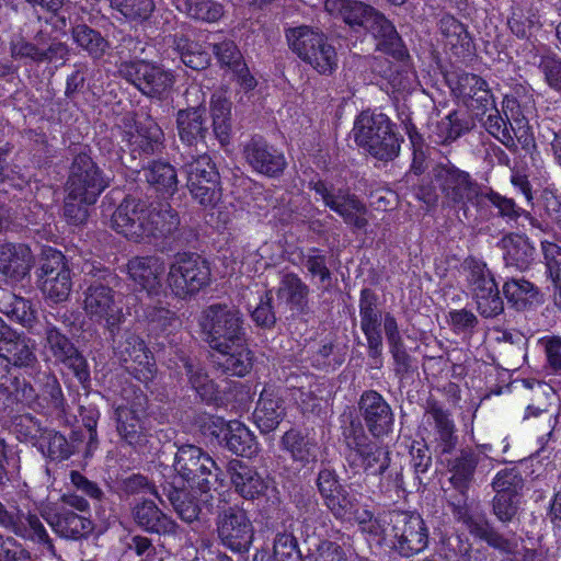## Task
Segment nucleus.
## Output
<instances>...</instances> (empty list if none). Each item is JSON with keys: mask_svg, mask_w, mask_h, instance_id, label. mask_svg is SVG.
<instances>
[{"mask_svg": "<svg viewBox=\"0 0 561 561\" xmlns=\"http://www.w3.org/2000/svg\"><path fill=\"white\" fill-rule=\"evenodd\" d=\"M126 272L131 282L147 291L150 296L163 293V276L165 273L164 261L156 255L131 257Z\"/></svg>", "mask_w": 561, "mask_h": 561, "instance_id": "20", "label": "nucleus"}, {"mask_svg": "<svg viewBox=\"0 0 561 561\" xmlns=\"http://www.w3.org/2000/svg\"><path fill=\"white\" fill-rule=\"evenodd\" d=\"M318 489L324 500L327 507L332 513H342L341 505L335 501L334 496L342 491L344 486L339 483L335 474L330 470H322L318 477Z\"/></svg>", "mask_w": 561, "mask_h": 561, "instance_id": "56", "label": "nucleus"}, {"mask_svg": "<svg viewBox=\"0 0 561 561\" xmlns=\"http://www.w3.org/2000/svg\"><path fill=\"white\" fill-rule=\"evenodd\" d=\"M0 526L11 529L21 537L44 540L46 530L36 515L15 518L0 503Z\"/></svg>", "mask_w": 561, "mask_h": 561, "instance_id": "40", "label": "nucleus"}, {"mask_svg": "<svg viewBox=\"0 0 561 561\" xmlns=\"http://www.w3.org/2000/svg\"><path fill=\"white\" fill-rule=\"evenodd\" d=\"M111 4L126 19L133 21L148 19L154 9L152 0H111Z\"/></svg>", "mask_w": 561, "mask_h": 561, "instance_id": "60", "label": "nucleus"}, {"mask_svg": "<svg viewBox=\"0 0 561 561\" xmlns=\"http://www.w3.org/2000/svg\"><path fill=\"white\" fill-rule=\"evenodd\" d=\"M204 110L192 107L178 113V130L181 140L187 145L204 138L207 131Z\"/></svg>", "mask_w": 561, "mask_h": 561, "instance_id": "41", "label": "nucleus"}, {"mask_svg": "<svg viewBox=\"0 0 561 561\" xmlns=\"http://www.w3.org/2000/svg\"><path fill=\"white\" fill-rule=\"evenodd\" d=\"M183 366L188 375L193 389L202 398V400L210 401L216 398L217 388L208 376L198 367H195L186 359H182Z\"/></svg>", "mask_w": 561, "mask_h": 561, "instance_id": "54", "label": "nucleus"}, {"mask_svg": "<svg viewBox=\"0 0 561 561\" xmlns=\"http://www.w3.org/2000/svg\"><path fill=\"white\" fill-rule=\"evenodd\" d=\"M481 197V206L488 201L497 209V216L505 219L506 222H517L524 214V208L519 207L513 198L501 195L490 187H484Z\"/></svg>", "mask_w": 561, "mask_h": 561, "instance_id": "48", "label": "nucleus"}, {"mask_svg": "<svg viewBox=\"0 0 561 561\" xmlns=\"http://www.w3.org/2000/svg\"><path fill=\"white\" fill-rule=\"evenodd\" d=\"M431 175L440 191L444 202L450 208L462 211L466 218L470 206L481 207L484 186L478 183L468 171L454 164L447 157L433 164Z\"/></svg>", "mask_w": 561, "mask_h": 561, "instance_id": "3", "label": "nucleus"}, {"mask_svg": "<svg viewBox=\"0 0 561 561\" xmlns=\"http://www.w3.org/2000/svg\"><path fill=\"white\" fill-rule=\"evenodd\" d=\"M121 71L144 94L149 96L163 95L171 90L174 83L173 75L170 71L145 60L125 64Z\"/></svg>", "mask_w": 561, "mask_h": 561, "instance_id": "15", "label": "nucleus"}, {"mask_svg": "<svg viewBox=\"0 0 561 561\" xmlns=\"http://www.w3.org/2000/svg\"><path fill=\"white\" fill-rule=\"evenodd\" d=\"M362 328L367 337L369 355L375 359V366H381V355H382V337L380 333L376 330L375 322L370 318L368 313V308L364 306L362 302Z\"/></svg>", "mask_w": 561, "mask_h": 561, "instance_id": "61", "label": "nucleus"}, {"mask_svg": "<svg viewBox=\"0 0 561 561\" xmlns=\"http://www.w3.org/2000/svg\"><path fill=\"white\" fill-rule=\"evenodd\" d=\"M253 561H301L297 541L290 534H278L274 540L273 552L261 550Z\"/></svg>", "mask_w": 561, "mask_h": 561, "instance_id": "43", "label": "nucleus"}, {"mask_svg": "<svg viewBox=\"0 0 561 561\" xmlns=\"http://www.w3.org/2000/svg\"><path fill=\"white\" fill-rule=\"evenodd\" d=\"M210 114L214 133L221 145L229 142L231 133V102L227 91H216L210 100Z\"/></svg>", "mask_w": 561, "mask_h": 561, "instance_id": "37", "label": "nucleus"}, {"mask_svg": "<svg viewBox=\"0 0 561 561\" xmlns=\"http://www.w3.org/2000/svg\"><path fill=\"white\" fill-rule=\"evenodd\" d=\"M285 415L282 400L273 389L265 388L254 411V422L262 433L274 431Z\"/></svg>", "mask_w": 561, "mask_h": 561, "instance_id": "31", "label": "nucleus"}, {"mask_svg": "<svg viewBox=\"0 0 561 561\" xmlns=\"http://www.w3.org/2000/svg\"><path fill=\"white\" fill-rule=\"evenodd\" d=\"M360 409L371 434L376 437L382 436L386 425L383 398L375 391H368L362 396Z\"/></svg>", "mask_w": 561, "mask_h": 561, "instance_id": "42", "label": "nucleus"}, {"mask_svg": "<svg viewBox=\"0 0 561 561\" xmlns=\"http://www.w3.org/2000/svg\"><path fill=\"white\" fill-rule=\"evenodd\" d=\"M168 286L180 298L190 297L210 282V268L197 256L181 255L170 265Z\"/></svg>", "mask_w": 561, "mask_h": 561, "instance_id": "10", "label": "nucleus"}, {"mask_svg": "<svg viewBox=\"0 0 561 561\" xmlns=\"http://www.w3.org/2000/svg\"><path fill=\"white\" fill-rule=\"evenodd\" d=\"M112 274L108 270H98L94 280L83 293V311L88 319L104 325L111 333L123 322L124 313L114 290L107 280Z\"/></svg>", "mask_w": 561, "mask_h": 561, "instance_id": "5", "label": "nucleus"}, {"mask_svg": "<svg viewBox=\"0 0 561 561\" xmlns=\"http://www.w3.org/2000/svg\"><path fill=\"white\" fill-rule=\"evenodd\" d=\"M178 225L179 217L170 205H162L159 210L151 209L134 197L125 198L111 218V227L135 242L170 233Z\"/></svg>", "mask_w": 561, "mask_h": 561, "instance_id": "1", "label": "nucleus"}, {"mask_svg": "<svg viewBox=\"0 0 561 561\" xmlns=\"http://www.w3.org/2000/svg\"><path fill=\"white\" fill-rule=\"evenodd\" d=\"M385 125L386 116L382 112H363L355 121L353 128L356 144L380 162L386 157Z\"/></svg>", "mask_w": 561, "mask_h": 561, "instance_id": "18", "label": "nucleus"}, {"mask_svg": "<svg viewBox=\"0 0 561 561\" xmlns=\"http://www.w3.org/2000/svg\"><path fill=\"white\" fill-rule=\"evenodd\" d=\"M56 362L66 363L77 351L69 339L61 334L56 328L49 327L46 330V346Z\"/></svg>", "mask_w": 561, "mask_h": 561, "instance_id": "57", "label": "nucleus"}, {"mask_svg": "<svg viewBox=\"0 0 561 561\" xmlns=\"http://www.w3.org/2000/svg\"><path fill=\"white\" fill-rule=\"evenodd\" d=\"M199 325L213 350H225L244 335L240 312L227 305H211L199 318Z\"/></svg>", "mask_w": 561, "mask_h": 561, "instance_id": "7", "label": "nucleus"}, {"mask_svg": "<svg viewBox=\"0 0 561 561\" xmlns=\"http://www.w3.org/2000/svg\"><path fill=\"white\" fill-rule=\"evenodd\" d=\"M490 110L492 113L489 114L484 123L485 129L490 135L501 141L508 150L516 151L517 145L514 141V137L510 127L512 123L504 119L494 105L493 108Z\"/></svg>", "mask_w": 561, "mask_h": 561, "instance_id": "53", "label": "nucleus"}, {"mask_svg": "<svg viewBox=\"0 0 561 561\" xmlns=\"http://www.w3.org/2000/svg\"><path fill=\"white\" fill-rule=\"evenodd\" d=\"M124 133V137L129 145L140 148L144 151L153 150L154 145H157L161 138V130L152 123H149L146 130L130 126L129 129Z\"/></svg>", "mask_w": 561, "mask_h": 561, "instance_id": "59", "label": "nucleus"}, {"mask_svg": "<svg viewBox=\"0 0 561 561\" xmlns=\"http://www.w3.org/2000/svg\"><path fill=\"white\" fill-rule=\"evenodd\" d=\"M38 277L42 293L53 302L65 301L69 297L72 288L71 275L60 251H44Z\"/></svg>", "mask_w": 561, "mask_h": 561, "instance_id": "13", "label": "nucleus"}, {"mask_svg": "<svg viewBox=\"0 0 561 561\" xmlns=\"http://www.w3.org/2000/svg\"><path fill=\"white\" fill-rule=\"evenodd\" d=\"M468 282L479 313L494 318L504 311V302L497 284L486 264L474 259L467 262Z\"/></svg>", "mask_w": 561, "mask_h": 561, "instance_id": "11", "label": "nucleus"}, {"mask_svg": "<svg viewBox=\"0 0 561 561\" xmlns=\"http://www.w3.org/2000/svg\"><path fill=\"white\" fill-rule=\"evenodd\" d=\"M43 454L51 459H65L71 454L70 445L64 435L57 432H47L39 442Z\"/></svg>", "mask_w": 561, "mask_h": 561, "instance_id": "63", "label": "nucleus"}, {"mask_svg": "<svg viewBox=\"0 0 561 561\" xmlns=\"http://www.w3.org/2000/svg\"><path fill=\"white\" fill-rule=\"evenodd\" d=\"M146 403V397L137 392H134L131 400L126 396L121 403H117V431L129 445L138 446L146 440L141 421Z\"/></svg>", "mask_w": 561, "mask_h": 561, "instance_id": "19", "label": "nucleus"}, {"mask_svg": "<svg viewBox=\"0 0 561 561\" xmlns=\"http://www.w3.org/2000/svg\"><path fill=\"white\" fill-rule=\"evenodd\" d=\"M286 38L290 49L319 73L330 75L335 70L337 66L335 48L328 43L322 33L308 26H298L288 30Z\"/></svg>", "mask_w": 561, "mask_h": 561, "instance_id": "6", "label": "nucleus"}, {"mask_svg": "<svg viewBox=\"0 0 561 561\" xmlns=\"http://www.w3.org/2000/svg\"><path fill=\"white\" fill-rule=\"evenodd\" d=\"M135 519L144 529L157 534H172L175 524L152 501H145L135 508Z\"/></svg>", "mask_w": 561, "mask_h": 561, "instance_id": "39", "label": "nucleus"}, {"mask_svg": "<svg viewBox=\"0 0 561 561\" xmlns=\"http://www.w3.org/2000/svg\"><path fill=\"white\" fill-rule=\"evenodd\" d=\"M34 348L35 343L30 337L15 331L0 341V356L19 367L31 366L36 360Z\"/></svg>", "mask_w": 561, "mask_h": 561, "instance_id": "32", "label": "nucleus"}, {"mask_svg": "<svg viewBox=\"0 0 561 561\" xmlns=\"http://www.w3.org/2000/svg\"><path fill=\"white\" fill-rule=\"evenodd\" d=\"M438 30L451 48L469 51L472 43L471 37L467 27L455 16L450 14L442 15L438 21Z\"/></svg>", "mask_w": 561, "mask_h": 561, "instance_id": "45", "label": "nucleus"}, {"mask_svg": "<svg viewBox=\"0 0 561 561\" xmlns=\"http://www.w3.org/2000/svg\"><path fill=\"white\" fill-rule=\"evenodd\" d=\"M425 419L433 428L435 449L442 455L451 454L458 445V435L450 413L432 403L426 409Z\"/></svg>", "mask_w": 561, "mask_h": 561, "instance_id": "23", "label": "nucleus"}, {"mask_svg": "<svg viewBox=\"0 0 561 561\" xmlns=\"http://www.w3.org/2000/svg\"><path fill=\"white\" fill-rule=\"evenodd\" d=\"M503 251V260L506 266L516 267L519 271L527 270L536 259V248L529 238L522 233H507L499 242Z\"/></svg>", "mask_w": 561, "mask_h": 561, "instance_id": "28", "label": "nucleus"}, {"mask_svg": "<svg viewBox=\"0 0 561 561\" xmlns=\"http://www.w3.org/2000/svg\"><path fill=\"white\" fill-rule=\"evenodd\" d=\"M172 2L180 12L208 23L217 22L224 15L222 5L211 0H172Z\"/></svg>", "mask_w": 561, "mask_h": 561, "instance_id": "44", "label": "nucleus"}, {"mask_svg": "<svg viewBox=\"0 0 561 561\" xmlns=\"http://www.w3.org/2000/svg\"><path fill=\"white\" fill-rule=\"evenodd\" d=\"M325 10L332 15H341L352 27L363 26L375 36H383V16L374 8L355 0H325Z\"/></svg>", "mask_w": 561, "mask_h": 561, "instance_id": "16", "label": "nucleus"}, {"mask_svg": "<svg viewBox=\"0 0 561 561\" xmlns=\"http://www.w3.org/2000/svg\"><path fill=\"white\" fill-rule=\"evenodd\" d=\"M187 187L195 201L205 207L215 206L221 197L219 174L207 154L191 161L185 167Z\"/></svg>", "mask_w": 561, "mask_h": 561, "instance_id": "12", "label": "nucleus"}, {"mask_svg": "<svg viewBox=\"0 0 561 561\" xmlns=\"http://www.w3.org/2000/svg\"><path fill=\"white\" fill-rule=\"evenodd\" d=\"M31 249L25 244H3L0 247V278L15 282L28 273L32 266Z\"/></svg>", "mask_w": 561, "mask_h": 561, "instance_id": "26", "label": "nucleus"}, {"mask_svg": "<svg viewBox=\"0 0 561 561\" xmlns=\"http://www.w3.org/2000/svg\"><path fill=\"white\" fill-rule=\"evenodd\" d=\"M227 471L236 492L245 500L264 496L270 488L271 481L267 477L241 460L231 459Z\"/></svg>", "mask_w": 561, "mask_h": 561, "instance_id": "21", "label": "nucleus"}, {"mask_svg": "<svg viewBox=\"0 0 561 561\" xmlns=\"http://www.w3.org/2000/svg\"><path fill=\"white\" fill-rule=\"evenodd\" d=\"M282 445L290 454L291 459L301 466L316 461L319 455L318 444L294 430L284 434Z\"/></svg>", "mask_w": 561, "mask_h": 561, "instance_id": "38", "label": "nucleus"}, {"mask_svg": "<svg viewBox=\"0 0 561 561\" xmlns=\"http://www.w3.org/2000/svg\"><path fill=\"white\" fill-rule=\"evenodd\" d=\"M148 183L157 191L173 194L176 190V173L172 165L167 162L156 161L145 171Z\"/></svg>", "mask_w": 561, "mask_h": 561, "instance_id": "46", "label": "nucleus"}, {"mask_svg": "<svg viewBox=\"0 0 561 561\" xmlns=\"http://www.w3.org/2000/svg\"><path fill=\"white\" fill-rule=\"evenodd\" d=\"M5 312L10 318L30 329L36 321V310L28 300L22 297L10 296L9 308Z\"/></svg>", "mask_w": 561, "mask_h": 561, "instance_id": "62", "label": "nucleus"}, {"mask_svg": "<svg viewBox=\"0 0 561 561\" xmlns=\"http://www.w3.org/2000/svg\"><path fill=\"white\" fill-rule=\"evenodd\" d=\"M106 187L95 163L85 154L78 156L72 164L67 184L65 216L73 225L85 221L88 205L95 203L98 196Z\"/></svg>", "mask_w": 561, "mask_h": 561, "instance_id": "2", "label": "nucleus"}, {"mask_svg": "<svg viewBox=\"0 0 561 561\" xmlns=\"http://www.w3.org/2000/svg\"><path fill=\"white\" fill-rule=\"evenodd\" d=\"M218 537L221 543L233 552L248 551L254 537V528L243 511L230 510L218 520Z\"/></svg>", "mask_w": 561, "mask_h": 561, "instance_id": "17", "label": "nucleus"}, {"mask_svg": "<svg viewBox=\"0 0 561 561\" xmlns=\"http://www.w3.org/2000/svg\"><path fill=\"white\" fill-rule=\"evenodd\" d=\"M248 163L254 171L268 176L283 172L286 161L283 153L270 148L264 141L252 139L244 149Z\"/></svg>", "mask_w": 561, "mask_h": 561, "instance_id": "27", "label": "nucleus"}, {"mask_svg": "<svg viewBox=\"0 0 561 561\" xmlns=\"http://www.w3.org/2000/svg\"><path fill=\"white\" fill-rule=\"evenodd\" d=\"M114 353L127 365L126 368L136 379L144 383L153 379L156 374L153 357L139 336L125 331L119 340L114 341Z\"/></svg>", "mask_w": 561, "mask_h": 561, "instance_id": "14", "label": "nucleus"}, {"mask_svg": "<svg viewBox=\"0 0 561 561\" xmlns=\"http://www.w3.org/2000/svg\"><path fill=\"white\" fill-rule=\"evenodd\" d=\"M546 356V367L556 375H561V336L546 335L538 340Z\"/></svg>", "mask_w": 561, "mask_h": 561, "instance_id": "64", "label": "nucleus"}, {"mask_svg": "<svg viewBox=\"0 0 561 561\" xmlns=\"http://www.w3.org/2000/svg\"><path fill=\"white\" fill-rule=\"evenodd\" d=\"M73 38L80 47L93 57L102 56L107 47L106 41L98 32L85 25H78L73 30Z\"/></svg>", "mask_w": 561, "mask_h": 561, "instance_id": "58", "label": "nucleus"}, {"mask_svg": "<svg viewBox=\"0 0 561 561\" xmlns=\"http://www.w3.org/2000/svg\"><path fill=\"white\" fill-rule=\"evenodd\" d=\"M219 357L218 364L222 369L233 376H245L252 368V353L244 344V339L238 343H231L225 350H215Z\"/></svg>", "mask_w": 561, "mask_h": 561, "instance_id": "34", "label": "nucleus"}, {"mask_svg": "<svg viewBox=\"0 0 561 561\" xmlns=\"http://www.w3.org/2000/svg\"><path fill=\"white\" fill-rule=\"evenodd\" d=\"M470 488L460 489L458 486L447 488L444 490L445 497L448 506L451 510L454 517L463 523L468 528L477 520L470 515V508L468 504Z\"/></svg>", "mask_w": 561, "mask_h": 561, "instance_id": "47", "label": "nucleus"}, {"mask_svg": "<svg viewBox=\"0 0 561 561\" xmlns=\"http://www.w3.org/2000/svg\"><path fill=\"white\" fill-rule=\"evenodd\" d=\"M318 489L324 500L327 507L332 513H342L341 505L335 501L334 496L342 491L344 486L339 483L335 474L330 470H322L318 477Z\"/></svg>", "mask_w": 561, "mask_h": 561, "instance_id": "55", "label": "nucleus"}, {"mask_svg": "<svg viewBox=\"0 0 561 561\" xmlns=\"http://www.w3.org/2000/svg\"><path fill=\"white\" fill-rule=\"evenodd\" d=\"M202 431L238 456L252 458L259 453V443L254 434L238 420L226 421L220 416L210 415L204 420Z\"/></svg>", "mask_w": 561, "mask_h": 561, "instance_id": "9", "label": "nucleus"}, {"mask_svg": "<svg viewBox=\"0 0 561 561\" xmlns=\"http://www.w3.org/2000/svg\"><path fill=\"white\" fill-rule=\"evenodd\" d=\"M457 98L477 114H484L493 108L494 100L485 80L473 73H463L458 77L454 89Z\"/></svg>", "mask_w": 561, "mask_h": 561, "instance_id": "22", "label": "nucleus"}, {"mask_svg": "<svg viewBox=\"0 0 561 561\" xmlns=\"http://www.w3.org/2000/svg\"><path fill=\"white\" fill-rule=\"evenodd\" d=\"M538 139L541 144L549 145L556 162L561 167V123L542 117L537 123Z\"/></svg>", "mask_w": 561, "mask_h": 561, "instance_id": "51", "label": "nucleus"}, {"mask_svg": "<svg viewBox=\"0 0 561 561\" xmlns=\"http://www.w3.org/2000/svg\"><path fill=\"white\" fill-rule=\"evenodd\" d=\"M313 190L321 196L324 204L342 216L346 222L357 227L364 225V207L354 196L342 191L334 194L323 182L314 183Z\"/></svg>", "mask_w": 561, "mask_h": 561, "instance_id": "25", "label": "nucleus"}, {"mask_svg": "<svg viewBox=\"0 0 561 561\" xmlns=\"http://www.w3.org/2000/svg\"><path fill=\"white\" fill-rule=\"evenodd\" d=\"M507 25L511 32L518 38H529L541 27V22L531 1L522 0L513 4Z\"/></svg>", "mask_w": 561, "mask_h": 561, "instance_id": "33", "label": "nucleus"}, {"mask_svg": "<svg viewBox=\"0 0 561 561\" xmlns=\"http://www.w3.org/2000/svg\"><path fill=\"white\" fill-rule=\"evenodd\" d=\"M308 294L307 286L294 274H286L282 277L277 290V297L285 304L299 307L304 304Z\"/></svg>", "mask_w": 561, "mask_h": 561, "instance_id": "52", "label": "nucleus"}, {"mask_svg": "<svg viewBox=\"0 0 561 561\" xmlns=\"http://www.w3.org/2000/svg\"><path fill=\"white\" fill-rule=\"evenodd\" d=\"M472 128V121L467 113L451 111L436 123L433 129L434 142L447 145L468 133Z\"/></svg>", "mask_w": 561, "mask_h": 561, "instance_id": "36", "label": "nucleus"}, {"mask_svg": "<svg viewBox=\"0 0 561 561\" xmlns=\"http://www.w3.org/2000/svg\"><path fill=\"white\" fill-rule=\"evenodd\" d=\"M388 526L392 536V550L404 558L423 551L428 535L423 519L410 511L392 510L388 512Z\"/></svg>", "mask_w": 561, "mask_h": 561, "instance_id": "8", "label": "nucleus"}, {"mask_svg": "<svg viewBox=\"0 0 561 561\" xmlns=\"http://www.w3.org/2000/svg\"><path fill=\"white\" fill-rule=\"evenodd\" d=\"M491 485L495 495L522 497L524 479L516 468H506L496 473Z\"/></svg>", "mask_w": 561, "mask_h": 561, "instance_id": "50", "label": "nucleus"}, {"mask_svg": "<svg viewBox=\"0 0 561 561\" xmlns=\"http://www.w3.org/2000/svg\"><path fill=\"white\" fill-rule=\"evenodd\" d=\"M503 294L508 305L525 311L542 302L540 289L525 277H512L503 284Z\"/></svg>", "mask_w": 561, "mask_h": 561, "instance_id": "30", "label": "nucleus"}, {"mask_svg": "<svg viewBox=\"0 0 561 561\" xmlns=\"http://www.w3.org/2000/svg\"><path fill=\"white\" fill-rule=\"evenodd\" d=\"M388 55L399 62L398 69H396V75L393 72L391 73V79L389 80L390 84L398 91L411 89L415 81V72L412 68L411 56L396 27L389 22Z\"/></svg>", "mask_w": 561, "mask_h": 561, "instance_id": "24", "label": "nucleus"}, {"mask_svg": "<svg viewBox=\"0 0 561 561\" xmlns=\"http://www.w3.org/2000/svg\"><path fill=\"white\" fill-rule=\"evenodd\" d=\"M472 535L484 540L489 546L497 549L505 553H511L516 548V543L513 540L505 538L500 531L486 520H476L470 528H468Z\"/></svg>", "mask_w": 561, "mask_h": 561, "instance_id": "49", "label": "nucleus"}, {"mask_svg": "<svg viewBox=\"0 0 561 561\" xmlns=\"http://www.w3.org/2000/svg\"><path fill=\"white\" fill-rule=\"evenodd\" d=\"M43 517L53 530L64 538L78 539L92 530V522L89 518L71 512L60 515L45 512Z\"/></svg>", "mask_w": 561, "mask_h": 561, "instance_id": "35", "label": "nucleus"}, {"mask_svg": "<svg viewBox=\"0 0 561 561\" xmlns=\"http://www.w3.org/2000/svg\"><path fill=\"white\" fill-rule=\"evenodd\" d=\"M173 466L181 480L173 482L175 486L187 483L193 490L196 485L204 494H207L211 488L218 491L225 486L222 471L217 467L215 460L195 445L179 447Z\"/></svg>", "mask_w": 561, "mask_h": 561, "instance_id": "4", "label": "nucleus"}, {"mask_svg": "<svg viewBox=\"0 0 561 561\" xmlns=\"http://www.w3.org/2000/svg\"><path fill=\"white\" fill-rule=\"evenodd\" d=\"M481 461V454L471 447L459 450L453 458L447 459L448 471L451 473L449 484L460 489L471 488L474 473Z\"/></svg>", "mask_w": 561, "mask_h": 561, "instance_id": "29", "label": "nucleus"}]
</instances>
